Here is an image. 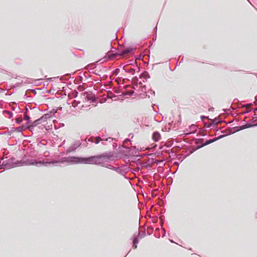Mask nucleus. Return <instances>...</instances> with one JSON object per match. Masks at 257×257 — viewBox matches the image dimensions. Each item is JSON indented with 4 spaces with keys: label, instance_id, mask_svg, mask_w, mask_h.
Here are the masks:
<instances>
[{
    "label": "nucleus",
    "instance_id": "obj_1",
    "mask_svg": "<svg viewBox=\"0 0 257 257\" xmlns=\"http://www.w3.org/2000/svg\"><path fill=\"white\" fill-rule=\"evenodd\" d=\"M113 153L106 152L100 155L88 157L69 156L61 158L57 162H66L67 165L91 164L96 165L107 168L108 163L113 160Z\"/></svg>",
    "mask_w": 257,
    "mask_h": 257
},
{
    "label": "nucleus",
    "instance_id": "obj_2",
    "mask_svg": "<svg viewBox=\"0 0 257 257\" xmlns=\"http://www.w3.org/2000/svg\"><path fill=\"white\" fill-rule=\"evenodd\" d=\"M38 153L35 150L31 151L28 152L25 155L21 160L17 161L16 162L13 163L10 166V168H15L18 166H47V164L49 163H58L57 161H52L49 162H44L41 161H36L35 158H37Z\"/></svg>",
    "mask_w": 257,
    "mask_h": 257
},
{
    "label": "nucleus",
    "instance_id": "obj_3",
    "mask_svg": "<svg viewBox=\"0 0 257 257\" xmlns=\"http://www.w3.org/2000/svg\"><path fill=\"white\" fill-rule=\"evenodd\" d=\"M136 49V47H130L124 48L122 50H118L117 52L112 54V56L110 57V58L114 59L117 56L123 57L126 54L132 53Z\"/></svg>",
    "mask_w": 257,
    "mask_h": 257
},
{
    "label": "nucleus",
    "instance_id": "obj_4",
    "mask_svg": "<svg viewBox=\"0 0 257 257\" xmlns=\"http://www.w3.org/2000/svg\"><path fill=\"white\" fill-rule=\"evenodd\" d=\"M228 136V134H224L220 135L216 138H215L213 139L208 140L206 141V142L204 143H202L200 146H197L196 148V150L199 149L202 147H203L206 145H208L212 143L215 142L216 141L223 138V137Z\"/></svg>",
    "mask_w": 257,
    "mask_h": 257
},
{
    "label": "nucleus",
    "instance_id": "obj_5",
    "mask_svg": "<svg viewBox=\"0 0 257 257\" xmlns=\"http://www.w3.org/2000/svg\"><path fill=\"white\" fill-rule=\"evenodd\" d=\"M81 143L80 141H76L73 142L71 145L67 149L66 153H70L74 152L76 150L81 146Z\"/></svg>",
    "mask_w": 257,
    "mask_h": 257
},
{
    "label": "nucleus",
    "instance_id": "obj_6",
    "mask_svg": "<svg viewBox=\"0 0 257 257\" xmlns=\"http://www.w3.org/2000/svg\"><path fill=\"white\" fill-rule=\"evenodd\" d=\"M107 168L115 171L120 175L125 176V174H126L127 172L122 169L121 167H115L111 165H110L108 166H107Z\"/></svg>",
    "mask_w": 257,
    "mask_h": 257
},
{
    "label": "nucleus",
    "instance_id": "obj_7",
    "mask_svg": "<svg viewBox=\"0 0 257 257\" xmlns=\"http://www.w3.org/2000/svg\"><path fill=\"white\" fill-rule=\"evenodd\" d=\"M197 126L195 124L190 125L188 128H186L184 131V135L185 136H187L189 135L194 134L197 131Z\"/></svg>",
    "mask_w": 257,
    "mask_h": 257
},
{
    "label": "nucleus",
    "instance_id": "obj_8",
    "mask_svg": "<svg viewBox=\"0 0 257 257\" xmlns=\"http://www.w3.org/2000/svg\"><path fill=\"white\" fill-rule=\"evenodd\" d=\"M57 110L53 109L48 113L44 114L41 116V119H43V121H46L48 118H49L54 115Z\"/></svg>",
    "mask_w": 257,
    "mask_h": 257
},
{
    "label": "nucleus",
    "instance_id": "obj_9",
    "mask_svg": "<svg viewBox=\"0 0 257 257\" xmlns=\"http://www.w3.org/2000/svg\"><path fill=\"white\" fill-rule=\"evenodd\" d=\"M224 120H220L218 118H215L212 120L211 123L209 124L207 126L208 127H210L212 125H217L218 124H221Z\"/></svg>",
    "mask_w": 257,
    "mask_h": 257
},
{
    "label": "nucleus",
    "instance_id": "obj_10",
    "mask_svg": "<svg viewBox=\"0 0 257 257\" xmlns=\"http://www.w3.org/2000/svg\"><path fill=\"white\" fill-rule=\"evenodd\" d=\"M26 129H28L29 130L31 131V129L30 125H22L21 126L16 128V132L18 133H21L23 131L26 130Z\"/></svg>",
    "mask_w": 257,
    "mask_h": 257
},
{
    "label": "nucleus",
    "instance_id": "obj_11",
    "mask_svg": "<svg viewBox=\"0 0 257 257\" xmlns=\"http://www.w3.org/2000/svg\"><path fill=\"white\" fill-rule=\"evenodd\" d=\"M43 119H41V117L35 121H34L31 125H30L31 131H32V130L33 128L35 126H36L39 124H40L42 122H43Z\"/></svg>",
    "mask_w": 257,
    "mask_h": 257
},
{
    "label": "nucleus",
    "instance_id": "obj_12",
    "mask_svg": "<svg viewBox=\"0 0 257 257\" xmlns=\"http://www.w3.org/2000/svg\"><path fill=\"white\" fill-rule=\"evenodd\" d=\"M152 138L155 142H158L161 139V136L160 133H158V132H155L153 133L152 135Z\"/></svg>",
    "mask_w": 257,
    "mask_h": 257
},
{
    "label": "nucleus",
    "instance_id": "obj_13",
    "mask_svg": "<svg viewBox=\"0 0 257 257\" xmlns=\"http://www.w3.org/2000/svg\"><path fill=\"white\" fill-rule=\"evenodd\" d=\"M251 122H252V121L251 120L248 122H247L246 124L241 125V128H243V130H244L245 128H249V127H251L252 126H257V124H252L251 123Z\"/></svg>",
    "mask_w": 257,
    "mask_h": 257
},
{
    "label": "nucleus",
    "instance_id": "obj_14",
    "mask_svg": "<svg viewBox=\"0 0 257 257\" xmlns=\"http://www.w3.org/2000/svg\"><path fill=\"white\" fill-rule=\"evenodd\" d=\"M241 126H235V127H233L232 128V129L233 130V132H230V133H229V134H228V135H230V134H233V133H235V132H238V131H239L242 130H243V128H241ZM222 133H223V135H224V134H225V132H223H223H222Z\"/></svg>",
    "mask_w": 257,
    "mask_h": 257
},
{
    "label": "nucleus",
    "instance_id": "obj_15",
    "mask_svg": "<svg viewBox=\"0 0 257 257\" xmlns=\"http://www.w3.org/2000/svg\"><path fill=\"white\" fill-rule=\"evenodd\" d=\"M88 141L94 143L95 144H98L99 142H100V137H97L95 138H90L88 140Z\"/></svg>",
    "mask_w": 257,
    "mask_h": 257
},
{
    "label": "nucleus",
    "instance_id": "obj_16",
    "mask_svg": "<svg viewBox=\"0 0 257 257\" xmlns=\"http://www.w3.org/2000/svg\"><path fill=\"white\" fill-rule=\"evenodd\" d=\"M3 113L5 115L6 117H7L9 118H11L13 116V113L9 110H3Z\"/></svg>",
    "mask_w": 257,
    "mask_h": 257
},
{
    "label": "nucleus",
    "instance_id": "obj_17",
    "mask_svg": "<svg viewBox=\"0 0 257 257\" xmlns=\"http://www.w3.org/2000/svg\"><path fill=\"white\" fill-rule=\"evenodd\" d=\"M113 140H114L113 138H111V137L106 138V137H104V136L100 137V140L101 142L106 141V142H108L110 143V142H112Z\"/></svg>",
    "mask_w": 257,
    "mask_h": 257
},
{
    "label": "nucleus",
    "instance_id": "obj_18",
    "mask_svg": "<svg viewBox=\"0 0 257 257\" xmlns=\"http://www.w3.org/2000/svg\"><path fill=\"white\" fill-rule=\"evenodd\" d=\"M140 78H144L147 79L150 78V75L147 71H144L143 73H142L140 75Z\"/></svg>",
    "mask_w": 257,
    "mask_h": 257
},
{
    "label": "nucleus",
    "instance_id": "obj_19",
    "mask_svg": "<svg viewBox=\"0 0 257 257\" xmlns=\"http://www.w3.org/2000/svg\"><path fill=\"white\" fill-rule=\"evenodd\" d=\"M16 127H12L10 129H8V131L5 132L4 134H8L10 136L13 134V133L16 132Z\"/></svg>",
    "mask_w": 257,
    "mask_h": 257
},
{
    "label": "nucleus",
    "instance_id": "obj_20",
    "mask_svg": "<svg viewBox=\"0 0 257 257\" xmlns=\"http://www.w3.org/2000/svg\"><path fill=\"white\" fill-rule=\"evenodd\" d=\"M28 111V108L26 107V112L24 113V119L27 120L28 121L27 124L30 122V117L27 114V111Z\"/></svg>",
    "mask_w": 257,
    "mask_h": 257
},
{
    "label": "nucleus",
    "instance_id": "obj_21",
    "mask_svg": "<svg viewBox=\"0 0 257 257\" xmlns=\"http://www.w3.org/2000/svg\"><path fill=\"white\" fill-rule=\"evenodd\" d=\"M123 69L124 70L125 72L131 73L132 75L135 74L136 70L134 68H131L130 69H124V66L123 67Z\"/></svg>",
    "mask_w": 257,
    "mask_h": 257
},
{
    "label": "nucleus",
    "instance_id": "obj_22",
    "mask_svg": "<svg viewBox=\"0 0 257 257\" xmlns=\"http://www.w3.org/2000/svg\"><path fill=\"white\" fill-rule=\"evenodd\" d=\"M141 91L142 92L145 93L146 96H148L149 98L150 97V95L146 91V86H143L142 87Z\"/></svg>",
    "mask_w": 257,
    "mask_h": 257
},
{
    "label": "nucleus",
    "instance_id": "obj_23",
    "mask_svg": "<svg viewBox=\"0 0 257 257\" xmlns=\"http://www.w3.org/2000/svg\"><path fill=\"white\" fill-rule=\"evenodd\" d=\"M87 98L88 100H91L92 102H95L96 101V97L94 95L91 96H87Z\"/></svg>",
    "mask_w": 257,
    "mask_h": 257
},
{
    "label": "nucleus",
    "instance_id": "obj_24",
    "mask_svg": "<svg viewBox=\"0 0 257 257\" xmlns=\"http://www.w3.org/2000/svg\"><path fill=\"white\" fill-rule=\"evenodd\" d=\"M134 90H132V91H127L126 92H125L123 93L124 95H129V96H132L134 94Z\"/></svg>",
    "mask_w": 257,
    "mask_h": 257
},
{
    "label": "nucleus",
    "instance_id": "obj_25",
    "mask_svg": "<svg viewBox=\"0 0 257 257\" xmlns=\"http://www.w3.org/2000/svg\"><path fill=\"white\" fill-rule=\"evenodd\" d=\"M12 109L13 110H16L17 112H20L21 109L19 107H12Z\"/></svg>",
    "mask_w": 257,
    "mask_h": 257
},
{
    "label": "nucleus",
    "instance_id": "obj_26",
    "mask_svg": "<svg viewBox=\"0 0 257 257\" xmlns=\"http://www.w3.org/2000/svg\"><path fill=\"white\" fill-rule=\"evenodd\" d=\"M119 72V68H116L113 71V74L117 75L118 73Z\"/></svg>",
    "mask_w": 257,
    "mask_h": 257
},
{
    "label": "nucleus",
    "instance_id": "obj_27",
    "mask_svg": "<svg viewBox=\"0 0 257 257\" xmlns=\"http://www.w3.org/2000/svg\"><path fill=\"white\" fill-rule=\"evenodd\" d=\"M202 140H196V141H195V144L196 145H197V146H200L202 143H203L202 142Z\"/></svg>",
    "mask_w": 257,
    "mask_h": 257
},
{
    "label": "nucleus",
    "instance_id": "obj_28",
    "mask_svg": "<svg viewBox=\"0 0 257 257\" xmlns=\"http://www.w3.org/2000/svg\"><path fill=\"white\" fill-rule=\"evenodd\" d=\"M22 121L23 120L21 118H17L16 119V122L18 124H20Z\"/></svg>",
    "mask_w": 257,
    "mask_h": 257
},
{
    "label": "nucleus",
    "instance_id": "obj_29",
    "mask_svg": "<svg viewBox=\"0 0 257 257\" xmlns=\"http://www.w3.org/2000/svg\"><path fill=\"white\" fill-rule=\"evenodd\" d=\"M134 63L137 64L136 61V60H130L128 61V64L133 65V64H134Z\"/></svg>",
    "mask_w": 257,
    "mask_h": 257
},
{
    "label": "nucleus",
    "instance_id": "obj_30",
    "mask_svg": "<svg viewBox=\"0 0 257 257\" xmlns=\"http://www.w3.org/2000/svg\"><path fill=\"white\" fill-rule=\"evenodd\" d=\"M139 242V240L137 237H135L133 240V243L134 244H138Z\"/></svg>",
    "mask_w": 257,
    "mask_h": 257
},
{
    "label": "nucleus",
    "instance_id": "obj_31",
    "mask_svg": "<svg viewBox=\"0 0 257 257\" xmlns=\"http://www.w3.org/2000/svg\"><path fill=\"white\" fill-rule=\"evenodd\" d=\"M6 166V164H4V162H3V164H0V169L5 168V167Z\"/></svg>",
    "mask_w": 257,
    "mask_h": 257
},
{
    "label": "nucleus",
    "instance_id": "obj_32",
    "mask_svg": "<svg viewBox=\"0 0 257 257\" xmlns=\"http://www.w3.org/2000/svg\"><path fill=\"white\" fill-rule=\"evenodd\" d=\"M148 92V93L150 95V96L151 95H154V94H155V91H153V90H151L150 92H149V91H148V92Z\"/></svg>",
    "mask_w": 257,
    "mask_h": 257
},
{
    "label": "nucleus",
    "instance_id": "obj_33",
    "mask_svg": "<svg viewBox=\"0 0 257 257\" xmlns=\"http://www.w3.org/2000/svg\"><path fill=\"white\" fill-rule=\"evenodd\" d=\"M114 48H112H112H111V52H111V53H112V52L114 51ZM112 54H113V53H111V54H109V55L108 56L110 59H111V58H110V57L112 56Z\"/></svg>",
    "mask_w": 257,
    "mask_h": 257
},
{
    "label": "nucleus",
    "instance_id": "obj_34",
    "mask_svg": "<svg viewBox=\"0 0 257 257\" xmlns=\"http://www.w3.org/2000/svg\"><path fill=\"white\" fill-rule=\"evenodd\" d=\"M129 141H130V140L128 138H126V139H125V140L123 141V144H124V143H126V142H129Z\"/></svg>",
    "mask_w": 257,
    "mask_h": 257
},
{
    "label": "nucleus",
    "instance_id": "obj_35",
    "mask_svg": "<svg viewBox=\"0 0 257 257\" xmlns=\"http://www.w3.org/2000/svg\"><path fill=\"white\" fill-rule=\"evenodd\" d=\"M142 167H146V168H147L148 166V165L146 164V163H143L142 165Z\"/></svg>",
    "mask_w": 257,
    "mask_h": 257
},
{
    "label": "nucleus",
    "instance_id": "obj_36",
    "mask_svg": "<svg viewBox=\"0 0 257 257\" xmlns=\"http://www.w3.org/2000/svg\"><path fill=\"white\" fill-rule=\"evenodd\" d=\"M133 80H134V81H136V82H138V77H136H136H134L133 78Z\"/></svg>",
    "mask_w": 257,
    "mask_h": 257
},
{
    "label": "nucleus",
    "instance_id": "obj_37",
    "mask_svg": "<svg viewBox=\"0 0 257 257\" xmlns=\"http://www.w3.org/2000/svg\"><path fill=\"white\" fill-rule=\"evenodd\" d=\"M133 247L134 249L137 248V244H134V243H133Z\"/></svg>",
    "mask_w": 257,
    "mask_h": 257
},
{
    "label": "nucleus",
    "instance_id": "obj_38",
    "mask_svg": "<svg viewBox=\"0 0 257 257\" xmlns=\"http://www.w3.org/2000/svg\"><path fill=\"white\" fill-rule=\"evenodd\" d=\"M143 56H142V55H139V56H138V59H143Z\"/></svg>",
    "mask_w": 257,
    "mask_h": 257
},
{
    "label": "nucleus",
    "instance_id": "obj_39",
    "mask_svg": "<svg viewBox=\"0 0 257 257\" xmlns=\"http://www.w3.org/2000/svg\"><path fill=\"white\" fill-rule=\"evenodd\" d=\"M65 163V162H63V163ZM61 163H51V164H55V166H57V164H61ZM51 164V163H49V164ZM48 164H47V165Z\"/></svg>",
    "mask_w": 257,
    "mask_h": 257
},
{
    "label": "nucleus",
    "instance_id": "obj_40",
    "mask_svg": "<svg viewBox=\"0 0 257 257\" xmlns=\"http://www.w3.org/2000/svg\"><path fill=\"white\" fill-rule=\"evenodd\" d=\"M204 118H208V117H206V116H201V119H202V120H203V119H204Z\"/></svg>",
    "mask_w": 257,
    "mask_h": 257
},
{
    "label": "nucleus",
    "instance_id": "obj_41",
    "mask_svg": "<svg viewBox=\"0 0 257 257\" xmlns=\"http://www.w3.org/2000/svg\"><path fill=\"white\" fill-rule=\"evenodd\" d=\"M253 118L254 119H257V115L256 114H255L254 115V116L253 117Z\"/></svg>",
    "mask_w": 257,
    "mask_h": 257
},
{
    "label": "nucleus",
    "instance_id": "obj_42",
    "mask_svg": "<svg viewBox=\"0 0 257 257\" xmlns=\"http://www.w3.org/2000/svg\"><path fill=\"white\" fill-rule=\"evenodd\" d=\"M253 111H257V107H256V108H253Z\"/></svg>",
    "mask_w": 257,
    "mask_h": 257
},
{
    "label": "nucleus",
    "instance_id": "obj_43",
    "mask_svg": "<svg viewBox=\"0 0 257 257\" xmlns=\"http://www.w3.org/2000/svg\"><path fill=\"white\" fill-rule=\"evenodd\" d=\"M145 233H143V234H141V237L144 236L145 235Z\"/></svg>",
    "mask_w": 257,
    "mask_h": 257
},
{
    "label": "nucleus",
    "instance_id": "obj_44",
    "mask_svg": "<svg viewBox=\"0 0 257 257\" xmlns=\"http://www.w3.org/2000/svg\"><path fill=\"white\" fill-rule=\"evenodd\" d=\"M248 105H252V104H251V103H250V104H248ZM247 105H248V104L245 105V107H247Z\"/></svg>",
    "mask_w": 257,
    "mask_h": 257
},
{
    "label": "nucleus",
    "instance_id": "obj_45",
    "mask_svg": "<svg viewBox=\"0 0 257 257\" xmlns=\"http://www.w3.org/2000/svg\"><path fill=\"white\" fill-rule=\"evenodd\" d=\"M213 109H214V108H213V107H212V108H210V109H209V110H213Z\"/></svg>",
    "mask_w": 257,
    "mask_h": 257
},
{
    "label": "nucleus",
    "instance_id": "obj_46",
    "mask_svg": "<svg viewBox=\"0 0 257 257\" xmlns=\"http://www.w3.org/2000/svg\"><path fill=\"white\" fill-rule=\"evenodd\" d=\"M138 71H139L140 70V68L138 67Z\"/></svg>",
    "mask_w": 257,
    "mask_h": 257
},
{
    "label": "nucleus",
    "instance_id": "obj_47",
    "mask_svg": "<svg viewBox=\"0 0 257 257\" xmlns=\"http://www.w3.org/2000/svg\"><path fill=\"white\" fill-rule=\"evenodd\" d=\"M170 241L171 242H174V241L173 240H171L170 239Z\"/></svg>",
    "mask_w": 257,
    "mask_h": 257
},
{
    "label": "nucleus",
    "instance_id": "obj_48",
    "mask_svg": "<svg viewBox=\"0 0 257 257\" xmlns=\"http://www.w3.org/2000/svg\"><path fill=\"white\" fill-rule=\"evenodd\" d=\"M183 58H182V59H181V62H181L182 61H183Z\"/></svg>",
    "mask_w": 257,
    "mask_h": 257
},
{
    "label": "nucleus",
    "instance_id": "obj_49",
    "mask_svg": "<svg viewBox=\"0 0 257 257\" xmlns=\"http://www.w3.org/2000/svg\"><path fill=\"white\" fill-rule=\"evenodd\" d=\"M174 164H177V165H178V163L176 162V163H174Z\"/></svg>",
    "mask_w": 257,
    "mask_h": 257
},
{
    "label": "nucleus",
    "instance_id": "obj_50",
    "mask_svg": "<svg viewBox=\"0 0 257 257\" xmlns=\"http://www.w3.org/2000/svg\"><path fill=\"white\" fill-rule=\"evenodd\" d=\"M248 2L249 3V4H251V2L248 0Z\"/></svg>",
    "mask_w": 257,
    "mask_h": 257
},
{
    "label": "nucleus",
    "instance_id": "obj_51",
    "mask_svg": "<svg viewBox=\"0 0 257 257\" xmlns=\"http://www.w3.org/2000/svg\"><path fill=\"white\" fill-rule=\"evenodd\" d=\"M248 2L249 3V4H251V2L248 0Z\"/></svg>",
    "mask_w": 257,
    "mask_h": 257
},
{
    "label": "nucleus",
    "instance_id": "obj_52",
    "mask_svg": "<svg viewBox=\"0 0 257 257\" xmlns=\"http://www.w3.org/2000/svg\"><path fill=\"white\" fill-rule=\"evenodd\" d=\"M248 2L249 3V4H251V2L248 0Z\"/></svg>",
    "mask_w": 257,
    "mask_h": 257
},
{
    "label": "nucleus",
    "instance_id": "obj_53",
    "mask_svg": "<svg viewBox=\"0 0 257 257\" xmlns=\"http://www.w3.org/2000/svg\"><path fill=\"white\" fill-rule=\"evenodd\" d=\"M248 2L249 3V4H251V2L248 0Z\"/></svg>",
    "mask_w": 257,
    "mask_h": 257
},
{
    "label": "nucleus",
    "instance_id": "obj_54",
    "mask_svg": "<svg viewBox=\"0 0 257 257\" xmlns=\"http://www.w3.org/2000/svg\"><path fill=\"white\" fill-rule=\"evenodd\" d=\"M61 125L64 126V124L63 123H62V124H61Z\"/></svg>",
    "mask_w": 257,
    "mask_h": 257
},
{
    "label": "nucleus",
    "instance_id": "obj_55",
    "mask_svg": "<svg viewBox=\"0 0 257 257\" xmlns=\"http://www.w3.org/2000/svg\"><path fill=\"white\" fill-rule=\"evenodd\" d=\"M14 159H14V158H11V160H14Z\"/></svg>",
    "mask_w": 257,
    "mask_h": 257
},
{
    "label": "nucleus",
    "instance_id": "obj_56",
    "mask_svg": "<svg viewBox=\"0 0 257 257\" xmlns=\"http://www.w3.org/2000/svg\"><path fill=\"white\" fill-rule=\"evenodd\" d=\"M134 149H136V146H134Z\"/></svg>",
    "mask_w": 257,
    "mask_h": 257
},
{
    "label": "nucleus",
    "instance_id": "obj_57",
    "mask_svg": "<svg viewBox=\"0 0 257 257\" xmlns=\"http://www.w3.org/2000/svg\"><path fill=\"white\" fill-rule=\"evenodd\" d=\"M102 144L103 145H105V144H104L103 143H102Z\"/></svg>",
    "mask_w": 257,
    "mask_h": 257
},
{
    "label": "nucleus",
    "instance_id": "obj_58",
    "mask_svg": "<svg viewBox=\"0 0 257 257\" xmlns=\"http://www.w3.org/2000/svg\"><path fill=\"white\" fill-rule=\"evenodd\" d=\"M256 101H257V99H256Z\"/></svg>",
    "mask_w": 257,
    "mask_h": 257
}]
</instances>
